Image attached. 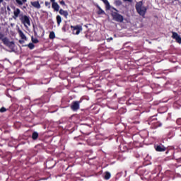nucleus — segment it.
Wrapping results in <instances>:
<instances>
[{"instance_id": "12", "label": "nucleus", "mask_w": 181, "mask_h": 181, "mask_svg": "<svg viewBox=\"0 0 181 181\" xmlns=\"http://www.w3.org/2000/svg\"><path fill=\"white\" fill-rule=\"evenodd\" d=\"M52 8H53V9H54V11H56L57 12L60 9V6H59V4L57 3L54 2V3H52Z\"/></svg>"}, {"instance_id": "24", "label": "nucleus", "mask_w": 181, "mask_h": 181, "mask_svg": "<svg viewBox=\"0 0 181 181\" xmlns=\"http://www.w3.org/2000/svg\"><path fill=\"white\" fill-rule=\"evenodd\" d=\"M4 37H5V35H4V34L0 33V40H2Z\"/></svg>"}, {"instance_id": "18", "label": "nucleus", "mask_w": 181, "mask_h": 181, "mask_svg": "<svg viewBox=\"0 0 181 181\" xmlns=\"http://www.w3.org/2000/svg\"><path fill=\"white\" fill-rule=\"evenodd\" d=\"M54 37H56V35L54 34V32H51L49 33V39H54Z\"/></svg>"}, {"instance_id": "33", "label": "nucleus", "mask_w": 181, "mask_h": 181, "mask_svg": "<svg viewBox=\"0 0 181 181\" xmlns=\"http://www.w3.org/2000/svg\"><path fill=\"white\" fill-rule=\"evenodd\" d=\"M110 40H112V37H110Z\"/></svg>"}, {"instance_id": "23", "label": "nucleus", "mask_w": 181, "mask_h": 181, "mask_svg": "<svg viewBox=\"0 0 181 181\" xmlns=\"http://www.w3.org/2000/svg\"><path fill=\"white\" fill-rule=\"evenodd\" d=\"M5 111H6V109L5 107H1L0 109V112H5Z\"/></svg>"}, {"instance_id": "32", "label": "nucleus", "mask_w": 181, "mask_h": 181, "mask_svg": "<svg viewBox=\"0 0 181 181\" xmlns=\"http://www.w3.org/2000/svg\"><path fill=\"white\" fill-rule=\"evenodd\" d=\"M20 43H23V40H20Z\"/></svg>"}, {"instance_id": "25", "label": "nucleus", "mask_w": 181, "mask_h": 181, "mask_svg": "<svg viewBox=\"0 0 181 181\" xmlns=\"http://www.w3.org/2000/svg\"><path fill=\"white\" fill-rule=\"evenodd\" d=\"M61 5H66V3H64V1H60Z\"/></svg>"}, {"instance_id": "31", "label": "nucleus", "mask_w": 181, "mask_h": 181, "mask_svg": "<svg viewBox=\"0 0 181 181\" xmlns=\"http://www.w3.org/2000/svg\"><path fill=\"white\" fill-rule=\"evenodd\" d=\"M50 1H51V2H52V4H54L55 0H50Z\"/></svg>"}, {"instance_id": "20", "label": "nucleus", "mask_w": 181, "mask_h": 181, "mask_svg": "<svg viewBox=\"0 0 181 181\" xmlns=\"http://www.w3.org/2000/svg\"><path fill=\"white\" fill-rule=\"evenodd\" d=\"M16 4H18V5H21V6L23 5V2L21 0H16Z\"/></svg>"}, {"instance_id": "29", "label": "nucleus", "mask_w": 181, "mask_h": 181, "mask_svg": "<svg viewBox=\"0 0 181 181\" xmlns=\"http://www.w3.org/2000/svg\"><path fill=\"white\" fill-rule=\"evenodd\" d=\"M26 1H27V0H22L21 2H23V4H25V2H26Z\"/></svg>"}, {"instance_id": "8", "label": "nucleus", "mask_w": 181, "mask_h": 181, "mask_svg": "<svg viewBox=\"0 0 181 181\" xmlns=\"http://www.w3.org/2000/svg\"><path fill=\"white\" fill-rule=\"evenodd\" d=\"M156 151H157V152H165V151H166V148L165 146L160 145L156 147Z\"/></svg>"}, {"instance_id": "26", "label": "nucleus", "mask_w": 181, "mask_h": 181, "mask_svg": "<svg viewBox=\"0 0 181 181\" xmlns=\"http://www.w3.org/2000/svg\"><path fill=\"white\" fill-rule=\"evenodd\" d=\"M49 5H50V3L46 1V2H45V6H49Z\"/></svg>"}, {"instance_id": "10", "label": "nucleus", "mask_w": 181, "mask_h": 181, "mask_svg": "<svg viewBox=\"0 0 181 181\" xmlns=\"http://www.w3.org/2000/svg\"><path fill=\"white\" fill-rule=\"evenodd\" d=\"M21 14V10L19 8H16L13 11V19H16V18H18V16H19V15Z\"/></svg>"}, {"instance_id": "11", "label": "nucleus", "mask_w": 181, "mask_h": 181, "mask_svg": "<svg viewBox=\"0 0 181 181\" xmlns=\"http://www.w3.org/2000/svg\"><path fill=\"white\" fill-rule=\"evenodd\" d=\"M31 5L37 9H40V4H39V1H32Z\"/></svg>"}, {"instance_id": "13", "label": "nucleus", "mask_w": 181, "mask_h": 181, "mask_svg": "<svg viewBox=\"0 0 181 181\" xmlns=\"http://www.w3.org/2000/svg\"><path fill=\"white\" fill-rule=\"evenodd\" d=\"M59 13H60V15H62L63 16H65L66 18H67V16H69V13L67 12V11H64L63 9H61L59 11Z\"/></svg>"}, {"instance_id": "27", "label": "nucleus", "mask_w": 181, "mask_h": 181, "mask_svg": "<svg viewBox=\"0 0 181 181\" xmlns=\"http://www.w3.org/2000/svg\"><path fill=\"white\" fill-rule=\"evenodd\" d=\"M124 2H132V0H123Z\"/></svg>"}, {"instance_id": "21", "label": "nucleus", "mask_w": 181, "mask_h": 181, "mask_svg": "<svg viewBox=\"0 0 181 181\" xmlns=\"http://www.w3.org/2000/svg\"><path fill=\"white\" fill-rule=\"evenodd\" d=\"M106 5V9L110 10V8H111V6H110V2H107L105 4Z\"/></svg>"}, {"instance_id": "30", "label": "nucleus", "mask_w": 181, "mask_h": 181, "mask_svg": "<svg viewBox=\"0 0 181 181\" xmlns=\"http://www.w3.org/2000/svg\"><path fill=\"white\" fill-rule=\"evenodd\" d=\"M4 2V0H0V4H2Z\"/></svg>"}, {"instance_id": "22", "label": "nucleus", "mask_w": 181, "mask_h": 181, "mask_svg": "<svg viewBox=\"0 0 181 181\" xmlns=\"http://www.w3.org/2000/svg\"><path fill=\"white\" fill-rule=\"evenodd\" d=\"M28 47H30V49H33L35 47V45L33 43H30L28 45Z\"/></svg>"}, {"instance_id": "4", "label": "nucleus", "mask_w": 181, "mask_h": 181, "mask_svg": "<svg viewBox=\"0 0 181 181\" xmlns=\"http://www.w3.org/2000/svg\"><path fill=\"white\" fill-rule=\"evenodd\" d=\"M71 108L73 111H77L80 108V102L75 101L72 103Z\"/></svg>"}, {"instance_id": "16", "label": "nucleus", "mask_w": 181, "mask_h": 181, "mask_svg": "<svg viewBox=\"0 0 181 181\" xmlns=\"http://www.w3.org/2000/svg\"><path fill=\"white\" fill-rule=\"evenodd\" d=\"M37 136H39V134H37V132L33 133V139H37Z\"/></svg>"}, {"instance_id": "1", "label": "nucleus", "mask_w": 181, "mask_h": 181, "mask_svg": "<svg viewBox=\"0 0 181 181\" xmlns=\"http://www.w3.org/2000/svg\"><path fill=\"white\" fill-rule=\"evenodd\" d=\"M147 8L144 6L142 1H139L136 4V11L141 16H145Z\"/></svg>"}, {"instance_id": "19", "label": "nucleus", "mask_w": 181, "mask_h": 181, "mask_svg": "<svg viewBox=\"0 0 181 181\" xmlns=\"http://www.w3.org/2000/svg\"><path fill=\"white\" fill-rule=\"evenodd\" d=\"M32 42L33 43H39V40H37V38H35L33 37H32Z\"/></svg>"}, {"instance_id": "3", "label": "nucleus", "mask_w": 181, "mask_h": 181, "mask_svg": "<svg viewBox=\"0 0 181 181\" xmlns=\"http://www.w3.org/2000/svg\"><path fill=\"white\" fill-rule=\"evenodd\" d=\"M1 41L5 46H7V47H9L10 49H13L15 47V42H13V41H10L6 37H4Z\"/></svg>"}, {"instance_id": "5", "label": "nucleus", "mask_w": 181, "mask_h": 181, "mask_svg": "<svg viewBox=\"0 0 181 181\" xmlns=\"http://www.w3.org/2000/svg\"><path fill=\"white\" fill-rule=\"evenodd\" d=\"M172 37L173 39H175L177 43H181V37L180 35L177 34V33L173 32Z\"/></svg>"}, {"instance_id": "14", "label": "nucleus", "mask_w": 181, "mask_h": 181, "mask_svg": "<svg viewBox=\"0 0 181 181\" xmlns=\"http://www.w3.org/2000/svg\"><path fill=\"white\" fill-rule=\"evenodd\" d=\"M110 177H111V174L108 172H106L105 175V179L108 180V179H110Z\"/></svg>"}, {"instance_id": "28", "label": "nucleus", "mask_w": 181, "mask_h": 181, "mask_svg": "<svg viewBox=\"0 0 181 181\" xmlns=\"http://www.w3.org/2000/svg\"><path fill=\"white\" fill-rule=\"evenodd\" d=\"M102 1H103V2H104V4H106L108 2V0H102Z\"/></svg>"}, {"instance_id": "9", "label": "nucleus", "mask_w": 181, "mask_h": 181, "mask_svg": "<svg viewBox=\"0 0 181 181\" xmlns=\"http://www.w3.org/2000/svg\"><path fill=\"white\" fill-rule=\"evenodd\" d=\"M18 32L19 36L21 37V39L23 40H27L26 35H25L23 32H22V30H21V29L18 28Z\"/></svg>"}, {"instance_id": "15", "label": "nucleus", "mask_w": 181, "mask_h": 181, "mask_svg": "<svg viewBox=\"0 0 181 181\" xmlns=\"http://www.w3.org/2000/svg\"><path fill=\"white\" fill-rule=\"evenodd\" d=\"M57 22L58 25H60V23H62V17L60 16H57Z\"/></svg>"}, {"instance_id": "6", "label": "nucleus", "mask_w": 181, "mask_h": 181, "mask_svg": "<svg viewBox=\"0 0 181 181\" xmlns=\"http://www.w3.org/2000/svg\"><path fill=\"white\" fill-rule=\"evenodd\" d=\"M81 30H83L81 27L76 25V26L74 27L73 33H74V35H79L80 33L81 32Z\"/></svg>"}, {"instance_id": "17", "label": "nucleus", "mask_w": 181, "mask_h": 181, "mask_svg": "<svg viewBox=\"0 0 181 181\" xmlns=\"http://www.w3.org/2000/svg\"><path fill=\"white\" fill-rule=\"evenodd\" d=\"M98 8L99 9L98 11V15H103V13H105L100 6H98Z\"/></svg>"}, {"instance_id": "2", "label": "nucleus", "mask_w": 181, "mask_h": 181, "mask_svg": "<svg viewBox=\"0 0 181 181\" xmlns=\"http://www.w3.org/2000/svg\"><path fill=\"white\" fill-rule=\"evenodd\" d=\"M20 20L21 21V23L24 25L26 29H28V28L30 26V18H29V16H21V17L20 18Z\"/></svg>"}, {"instance_id": "7", "label": "nucleus", "mask_w": 181, "mask_h": 181, "mask_svg": "<svg viewBox=\"0 0 181 181\" xmlns=\"http://www.w3.org/2000/svg\"><path fill=\"white\" fill-rule=\"evenodd\" d=\"M115 21H117V22H123L124 21V17L121 16L120 14H115L114 16Z\"/></svg>"}]
</instances>
